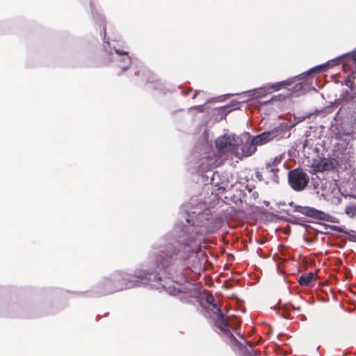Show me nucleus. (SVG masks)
I'll list each match as a JSON object with an SVG mask.
<instances>
[{
	"label": "nucleus",
	"mask_w": 356,
	"mask_h": 356,
	"mask_svg": "<svg viewBox=\"0 0 356 356\" xmlns=\"http://www.w3.org/2000/svg\"><path fill=\"white\" fill-rule=\"evenodd\" d=\"M135 285L133 280H128L127 273H116L104 278L97 285L96 292L100 296H106L133 288Z\"/></svg>",
	"instance_id": "1"
},
{
	"label": "nucleus",
	"mask_w": 356,
	"mask_h": 356,
	"mask_svg": "<svg viewBox=\"0 0 356 356\" xmlns=\"http://www.w3.org/2000/svg\"><path fill=\"white\" fill-rule=\"evenodd\" d=\"M241 145H242V139L235 135L225 134L219 137L216 142V146L220 153L230 156L231 159L236 158V152L238 151Z\"/></svg>",
	"instance_id": "2"
},
{
	"label": "nucleus",
	"mask_w": 356,
	"mask_h": 356,
	"mask_svg": "<svg viewBox=\"0 0 356 356\" xmlns=\"http://www.w3.org/2000/svg\"><path fill=\"white\" fill-rule=\"evenodd\" d=\"M177 254L178 250L172 245H168L164 249L159 250L154 256L157 268L163 269L171 265Z\"/></svg>",
	"instance_id": "3"
},
{
	"label": "nucleus",
	"mask_w": 356,
	"mask_h": 356,
	"mask_svg": "<svg viewBox=\"0 0 356 356\" xmlns=\"http://www.w3.org/2000/svg\"><path fill=\"white\" fill-rule=\"evenodd\" d=\"M290 186L296 191H303L308 185L309 178L302 169H294L288 172Z\"/></svg>",
	"instance_id": "4"
},
{
	"label": "nucleus",
	"mask_w": 356,
	"mask_h": 356,
	"mask_svg": "<svg viewBox=\"0 0 356 356\" xmlns=\"http://www.w3.org/2000/svg\"><path fill=\"white\" fill-rule=\"evenodd\" d=\"M286 124H281L270 131H265L252 138L257 145H262L274 138H281L286 134Z\"/></svg>",
	"instance_id": "5"
},
{
	"label": "nucleus",
	"mask_w": 356,
	"mask_h": 356,
	"mask_svg": "<svg viewBox=\"0 0 356 356\" xmlns=\"http://www.w3.org/2000/svg\"><path fill=\"white\" fill-rule=\"evenodd\" d=\"M289 205L290 207H293L294 212H298L306 216L318 220L334 222V220H331L332 218L328 213L317 210L314 208L309 207H302L300 205L294 204L293 202H291Z\"/></svg>",
	"instance_id": "6"
},
{
	"label": "nucleus",
	"mask_w": 356,
	"mask_h": 356,
	"mask_svg": "<svg viewBox=\"0 0 356 356\" xmlns=\"http://www.w3.org/2000/svg\"><path fill=\"white\" fill-rule=\"evenodd\" d=\"M279 170V168L275 166V164L266 163L256 172V177L260 181L278 183L279 177L277 173Z\"/></svg>",
	"instance_id": "7"
},
{
	"label": "nucleus",
	"mask_w": 356,
	"mask_h": 356,
	"mask_svg": "<svg viewBox=\"0 0 356 356\" xmlns=\"http://www.w3.org/2000/svg\"><path fill=\"white\" fill-rule=\"evenodd\" d=\"M257 151V144L254 143L253 139L242 142V145L239 146V149L236 152V158L242 159L243 157L250 156Z\"/></svg>",
	"instance_id": "8"
},
{
	"label": "nucleus",
	"mask_w": 356,
	"mask_h": 356,
	"mask_svg": "<svg viewBox=\"0 0 356 356\" xmlns=\"http://www.w3.org/2000/svg\"><path fill=\"white\" fill-rule=\"evenodd\" d=\"M153 276L154 279L157 278V275L147 273L145 270H139L136 271L134 275L130 276L128 275V280L134 281L136 284L134 286H138L140 284H148L151 282V277Z\"/></svg>",
	"instance_id": "9"
},
{
	"label": "nucleus",
	"mask_w": 356,
	"mask_h": 356,
	"mask_svg": "<svg viewBox=\"0 0 356 356\" xmlns=\"http://www.w3.org/2000/svg\"><path fill=\"white\" fill-rule=\"evenodd\" d=\"M216 311H213L216 315L214 318V324L221 332L229 327V322L228 318L222 313L221 309L218 307L217 304H214Z\"/></svg>",
	"instance_id": "10"
},
{
	"label": "nucleus",
	"mask_w": 356,
	"mask_h": 356,
	"mask_svg": "<svg viewBox=\"0 0 356 356\" xmlns=\"http://www.w3.org/2000/svg\"><path fill=\"white\" fill-rule=\"evenodd\" d=\"M337 165L338 161L336 159L323 158L313 165V168L316 172H323L334 170Z\"/></svg>",
	"instance_id": "11"
},
{
	"label": "nucleus",
	"mask_w": 356,
	"mask_h": 356,
	"mask_svg": "<svg viewBox=\"0 0 356 356\" xmlns=\"http://www.w3.org/2000/svg\"><path fill=\"white\" fill-rule=\"evenodd\" d=\"M282 314L285 318H293V316L291 315L292 311H297L300 312L301 311L300 307H296L291 303L284 304L282 307Z\"/></svg>",
	"instance_id": "12"
},
{
	"label": "nucleus",
	"mask_w": 356,
	"mask_h": 356,
	"mask_svg": "<svg viewBox=\"0 0 356 356\" xmlns=\"http://www.w3.org/2000/svg\"><path fill=\"white\" fill-rule=\"evenodd\" d=\"M314 274L308 273L301 275L298 279V283L302 286H310L314 280Z\"/></svg>",
	"instance_id": "13"
},
{
	"label": "nucleus",
	"mask_w": 356,
	"mask_h": 356,
	"mask_svg": "<svg viewBox=\"0 0 356 356\" xmlns=\"http://www.w3.org/2000/svg\"><path fill=\"white\" fill-rule=\"evenodd\" d=\"M222 332L227 339L229 343L235 344L238 346L241 345V343L236 339L232 332L230 331L229 327L225 329Z\"/></svg>",
	"instance_id": "14"
},
{
	"label": "nucleus",
	"mask_w": 356,
	"mask_h": 356,
	"mask_svg": "<svg viewBox=\"0 0 356 356\" xmlns=\"http://www.w3.org/2000/svg\"><path fill=\"white\" fill-rule=\"evenodd\" d=\"M348 66H354L355 69H351L353 72H356V51L353 52L352 56H348L343 65V68L346 70Z\"/></svg>",
	"instance_id": "15"
},
{
	"label": "nucleus",
	"mask_w": 356,
	"mask_h": 356,
	"mask_svg": "<svg viewBox=\"0 0 356 356\" xmlns=\"http://www.w3.org/2000/svg\"><path fill=\"white\" fill-rule=\"evenodd\" d=\"M291 83V81L290 80L283 81L280 82H277L271 85H269L268 86V89H271L273 91H277L280 90L282 88H285L286 86H290Z\"/></svg>",
	"instance_id": "16"
},
{
	"label": "nucleus",
	"mask_w": 356,
	"mask_h": 356,
	"mask_svg": "<svg viewBox=\"0 0 356 356\" xmlns=\"http://www.w3.org/2000/svg\"><path fill=\"white\" fill-rule=\"evenodd\" d=\"M345 213L350 217L356 216V205L346 207L345 209Z\"/></svg>",
	"instance_id": "17"
},
{
	"label": "nucleus",
	"mask_w": 356,
	"mask_h": 356,
	"mask_svg": "<svg viewBox=\"0 0 356 356\" xmlns=\"http://www.w3.org/2000/svg\"><path fill=\"white\" fill-rule=\"evenodd\" d=\"M346 85L348 86L350 88L353 89L355 86L354 83V76L351 74L348 75L346 79Z\"/></svg>",
	"instance_id": "18"
},
{
	"label": "nucleus",
	"mask_w": 356,
	"mask_h": 356,
	"mask_svg": "<svg viewBox=\"0 0 356 356\" xmlns=\"http://www.w3.org/2000/svg\"><path fill=\"white\" fill-rule=\"evenodd\" d=\"M330 227L332 231H335V232H340V233H346V232L344 230L343 227H339V226H336V225H330Z\"/></svg>",
	"instance_id": "19"
},
{
	"label": "nucleus",
	"mask_w": 356,
	"mask_h": 356,
	"mask_svg": "<svg viewBox=\"0 0 356 356\" xmlns=\"http://www.w3.org/2000/svg\"><path fill=\"white\" fill-rule=\"evenodd\" d=\"M207 301L209 304H211L213 306V309L216 310V307H214V304H216V303L215 302L214 298L213 296L207 297Z\"/></svg>",
	"instance_id": "20"
},
{
	"label": "nucleus",
	"mask_w": 356,
	"mask_h": 356,
	"mask_svg": "<svg viewBox=\"0 0 356 356\" xmlns=\"http://www.w3.org/2000/svg\"><path fill=\"white\" fill-rule=\"evenodd\" d=\"M115 53L118 55H128V52L127 51H122V50H120V49H115Z\"/></svg>",
	"instance_id": "21"
},
{
	"label": "nucleus",
	"mask_w": 356,
	"mask_h": 356,
	"mask_svg": "<svg viewBox=\"0 0 356 356\" xmlns=\"http://www.w3.org/2000/svg\"><path fill=\"white\" fill-rule=\"evenodd\" d=\"M280 159H277V157L275 158L273 161L271 163H268V164H275V166L277 167V165L280 163Z\"/></svg>",
	"instance_id": "22"
},
{
	"label": "nucleus",
	"mask_w": 356,
	"mask_h": 356,
	"mask_svg": "<svg viewBox=\"0 0 356 356\" xmlns=\"http://www.w3.org/2000/svg\"><path fill=\"white\" fill-rule=\"evenodd\" d=\"M323 68L322 66H318V67H316V68H314L313 70L314 71H321V70Z\"/></svg>",
	"instance_id": "23"
},
{
	"label": "nucleus",
	"mask_w": 356,
	"mask_h": 356,
	"mask_svg": "<svg viewBox=\"0 0 356 356\" xmlns=\"http://www.w3.org/2000/svg\"><path fill=\"white\" fill-rule=\"evenodd\" d=\"M353 108H354V109H356V101H354V106H353Z\"/></svg>",
	"instance_id": "24"
},
{
	"label": "nucleus",
	"mask_w": 356,
	"mask_h": 356,
	"mask_svg": "<svg viewBox=\"0 0 356 356\" xmlns=\"http://www.w3.org/2000/svg\"><path fill=\"white\" fill-rule=\"evenodd\" d=\"M196 95H197V92H195V93L194 94V95H193V99H194V98H195Z\"/></svg>",
	"instance_id": "25"
}]
</instances>
